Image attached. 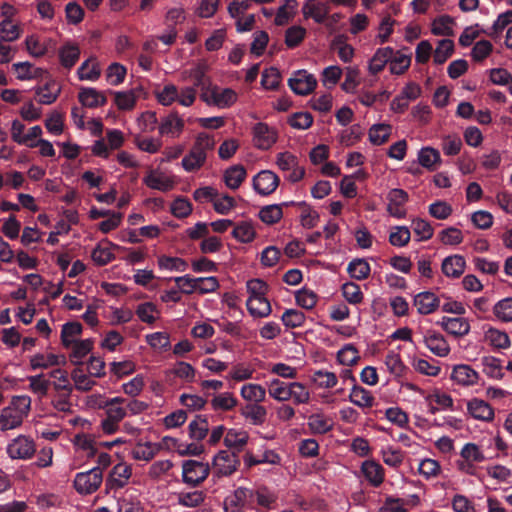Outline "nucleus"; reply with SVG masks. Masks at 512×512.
<instances>
[{"label": "nucleus", "mask_w": 512, "mask_h": 512, "mask_svg": "<svg viewBox=\"0 0 512 512\" xmlns=\"http://www.w3.org/2000/svg\"><path fill=\"white\" fill-rule=\"evenodd\" d=\"M241 415L253 425H261L266 419L267 410L262 405L250 403L243 407Z\"/></svg>", "instance_id": "nucleus-42"}, {"label": "nucleus", "mask_w": 512, "mask_h": 512, "mask_svg": "<svg viewBox=\"0 0 512 512\" xmlns=\"http://www.w3.org/2000/svg\"><path fill=\"white\" fill-rule=\"evenodd\" d=\"M497 320L503 323L512 322V297H506L497 301L492 309Z\"/></svg>", "instance_id": "nucleus-43"}, {"label": "nucleus", "mask_w": 512, "mask_h": 512, "mask_svg": "<svg viewBox=\"0 0 512 512\" xmlns=\"http://www.w3.org/2000/svg\"><path fill=\"white\" fill-rule=\"evenodd\" d=\"M179 89L174 84H166L156 92L157 101L163 106H170L176 102Z\"/></svg>", "instance_id": "nucleus-61"}, {"label": "nucleus", "mask_w": 512, "mask_h": 512, "mask_svg": "<svg viewBox=\"0 0 512 512\" xmlns=\"http://www.w3.org/2000/svg\"><path fill=\"white\" fill-rule=\"evenodd\" d=\"M66 363V357L55 353H36L29 357L31 370L49 369L62 366Z\"/></svg>", "instance_id": "nucleus-14"}, {"label": "nucleus", "mask_w": 512, "mask_h": 512, "mask_svg": "<svg viewBox=\"0 0 512 512\" xmlns=\"http://www.w3.org/2000/svg\"><path fill=\"white\" fill-rule=\"evenodd\" d=\"M411 63V58L399 51L393 50V56L389 59V68L392 74L400 75L408 69Z\"/></svg>", "instance_id": "nucleus-59"}, {"label": "nucleus", "mask_w": 512, "mask_h": 512, "mask_svg": "<svg viewBox=\"0 0 512 512\" xmlns=\"http://www.w3.org/2000/svg\"><path fill=\"white\" fill-rule=\"evenodd\" d=\"M484 340L494 349H507L511 345L509 335L494 327H488L484 331Z\"/></svg>", "instance_id": "nucleus-27"}, {"label": "nucleus", "mask_w": 512, "mask_h": 512, "mask_svg": "<svg viewBox=\"0 0 512 512\" xmlns=\"http://www.w3.org/2000/svg\"><path fill=\"white\" fill-rule=\"evenodd\" d=\"M116 512H143L136 490L128 489L116 498Z\"/></svg>", "instance_id": "nucleus-20"}, {"label": "nucleus", "mask_w": 512, "mask_h": 512, "mask_svg": "<svg viewBox=\"0 0 512 512\" xmlns=\"http://www.w3.org/2000/svg\"><path fill=\"white\" fill-rule=\"evenodd\" d=\"M80 80L96 81L101 74L99 64L92 59L84 61L77 70Z\"/></svg>", "instance_id": "nucleus-46"}, {"label": "nucleus", "mask_w": 512, "mask_h": 512, "mask_svg": "<svg viewBox=\"0 0 512 512\" xmlns=\"http://www.w3.org/2000/svg\"><path fill=\"white\" fill-rule=\"evenodd\" d=\"M425 346L435 355L445 357L450 352V347L444 337L438 333L428 332L424 336Z\"/></svg>", "instance_id": "nucleus-26"}, {"label": "nucleus", "mask_w": 512, "mask_h": 512, "mask_svg": "<svg viewBox=\"0 0 512 512\" xmlns=\"http://www.w3.org/2000/svg\"><path fill=\"white\" fill-rule=\"evenodd\" d=\"M70 378L73 381V390L75 389L79 392H88L96 385L94 377L85 372L82 365L75 367L71 371Z\"/></svg>", "instance_id": "nucleus-24"}, {"label": "nucleus", "mask_w": 512, "mask_h": 512, "mask_svg": "<svg viewBox=\"0 0 512 512\" xmlns=\"http://www.w3.org/2000/svg\"><path fill=\"white\" fill-rule=\"evenodd\" d=\"M465 264L461 255L448 256L442 262V271L447 277L457 278L464 272Z\"/></svg>", "instance_id": "nucleus-35"}, {"label": "nucleus", "mask_w": 512, "mask_h": 512, "mask_svg": "<svg viewBox=\"0 0 512 512\" xmlns=\"http://www.w3.org/2000/svg\"><path fill=\"white\" fill-rule=\"evenodd\" d=\"M103 474L99 467H94L86 472L77 473L74 479V487L80 494H91L101 485Z\"/></svg>", "instance_id": "nucleus-3"}, {"label": "nucleus", "mask_w": 512, "mask_h": 512, "mask_svg": "<svg viewBox=\"0 0 512 512\" xmlns=\"http://www.w3.org/2000/svg\"><path fill=\"white\" fill-rule=\"evenodd\" d=\"M441 160L438 150L431 147H424L418 152L419 164L428 170H434L435 164Z\"/></svg>", "instance_id": "nucleus-53"}, {"label": "nucleus", "mask_w": 512, "mask_h": 512, "mask_svg": "<svg viewBox=\"0 0 512 512\" xmlns=\"http://www.w3.org/2000/svg\"><path fill=\"white\" fill-rule=\"evenodd\" d=\"M157 451L158 448L151 442L138 443L131 450V456L135 460L150 461L151 459L154 458Z\"/></svg>", "instance_id": "nucleus-58"}, {"label": "nucleus", "mask_w": 512, "mask_h": 512, "mask_svg": "<svg viewBox=\"0 0 512 512\" xmlns=\"http://www.w3.org/2000/svg\"><path fill=\"white\" fill-rule=\"evenodd\" d=\"M289 387L290 382H284L278 378H272L267 382L269 396L278 402L289 401Z\"/></svg>", "instance_id": "nucleus-32"}, {"label": "nucleus", "mask_w": 512, "mask_h": 512, "mask_svg": "<svg viewBox=\"0 0 512 512\" xmlns=\"http://www.w3.org/2000/svg\"><path fill=\"white\" fill-rule=\"evenodd\" d=\"M158 129L162 136L177 138L184 129V120L177 112H171L161 119Z\"/></svg>", "instance_id": "nucleus-16"}, {"label": "nucleus", "mask_w": 512, "mask_h": 512, "mask_svg": "<svg viewBox=\"0 0 512 512\" xmlns=\"http://www.w3.org/2000/svg\"><path fill=\"white\" fill-rule=\"evenodd\" d=\"M59 60L62 66L65 68H71L75 65L80 57V49L79 47L71 42L65 43L59 49Z\"/></svg>", "instance_id": "nucleus-39"}, {"label": "nucleus", "mask_w": 512, "mask_h": 512, "mask_svg": "<svg viewBox=\"0 0 512 512\" xmlns=\"http://www.w3.org/2000/svg\"><path fill=\"white\" fill-rule=\"evenodd\" d=\"M132 476V467L126 463L115 465L106 480L109 489H121L126 486Z\"/></svg>", "instance_id": "nucleus-15"}, {"label": "nucleus", "mask_w": 512, "mask_h": 512, "mask_svg": "<svg viewBox=\"0 0 512 512\" xmlns=\"http://www.w3.org/2000/svg\"><path fill=\"white\" fill-rule=\"evenodd\" d=\"M59 92L60 89L55 83H47L43 87L36 89V95L39 103L45 105L52 104L57 99Z\"/></svg>", "instance_id": "nucleus-60"}, {"label": "nucleus", "mask_w": 512, "mask_h": 512, "mask_svg": "<svg viewBox=\"0 0 512 512\" xmlns=\"http://www.w3.org/2000/svg\"><path fill=\"white\" fill-rule=\"evenodd\" d=\"M252 134L253 144L260 150L270 149L278 138L276 129L264 122L256 123L252 128Z\"/></svg>", "instance_id": "nucleus-8"}, {"label": "nucleus", "mask_w": 512, "mask_h": 512, "mask_svg": "<svg viewBox=\"0 0 512 512\" xmlns=\"http://www.w3.org/2000/svg\"><path fill=\"white\" fill-rule=\"evenodd\" d=\"M253 497V490L245 487H238L232 493L225 497L223 502L224 511L243 512L244 508Z\"/></svg>", "instance_id": "nucleus-9"}, {"label": "nucleus", "mask_w": 512, "mask_h": 512, "mask_svg": "<svg viewBox=\"0 0 512 512\" xmlns=\"http://www.w3.org/2000/svg\"><path fill=\"white\" fill-rule=\"evenodd\" d=\"M143 183L154 190L167 192L174 186V181L160 170H150L143 178Z\"/></svg>", "instance_id": "nucleus-21"}, {"label": "nucleus", "mask_w": 512, "mask_h": 512, "mask_svg": "<svg viewBox=\"0 0 512 512\" xmlns=\"http://www.w3.org/2000/svg\"><path fill=\"white\" fill-rule=\"evenodd\" d=\"M248 441V432L241 428L228 429L224 436V445L235 454L243 451Z\"/></svg>", "instance_id": "nucleus-18"}, {"label": "nucleus", "mask_w": 512, "mask_h": 512, "mask_svg": "<svg viewBox=\"0 0 512 512\" xmlns=\"http://www.w3.org/2000/svg\"><path fill=\"white\" fill-rule=\"evenodd\" d=\"M413 302L418 313L422 315L431 314L440 306L439 298L430 291H424L416 294Z\"/></svg>", "instance_id": "nucleus-22"}, {"label": "nucleus", "mask_w": 512, "mask_h": 512, "mask_svg": "<svg viewBox=\"0 0 512 512\" xmlns=\"http://www.w3.org/2000/svg\"><path fill=\"white\" fill-rule=\"evenodd\" d=\"M206 158L204 153L192 147L189 154L182 159V167L187 172L195 171L205 163Z\"/></svg>", "instance_id": "nucleus-52"}, {"label": "nucleus", "mask_w": 512, "mask_h": 512, "mask_svg": "<svg viewBox=\"0 0 512 512\" xmlns=\"http://www.w3.org/2000/svg\"><path fill=\"white\" fill-rule=\"evenodd\" d=\"M172 373L185 382L192 383L195 381L196 370L190 363L184 361L176 362L172 368Z\"/></svg>", "instance_id": "nucleus-62"}, {"label": "nucleus", "mask_w": 512, "mask_h": 512, "mask_svg": "<svg viewBox=\"0 0 512 512\" xmlns=\"http://www.w3.org/2000/svg\"><path fill=\"white\" fill-rule=\"evenodd\" d=\"M349 401L359 408H371L374 405L375 398L367 389L354 385L349 394Z\"/></svg>", "instance_id": "nucleus-30"}, {"label": "nucleus", "mask_w": 512, "mask_h": 512, "mask_svg": "<svg viewBox=\"0 0 512 512\" xmlns=\"http://www.w3.org/2000/svg\"><path fill=\"white\" fill-rule=\"evenodd\" d=\"M460 458L473 463H482L486 460L484 452L472 442L466 443L460 450Z\"/></svg>", "instance_id": "nucleus-50"}, {"label": "nucleus", "mask_w": 512, "mask_h": 512, "mask_svg": "<svg viewBox=\"0 0 512 512\" xmlns=\"http://www.w3.org/2000/svg\"><path fill=\"white\" fill-rule=\"evenodd\" d=\"M482 370L487 377L500 380L504 377L502 363L494 356H484L481 359Z\"/></svg>", "instance_id": "nucleus-38"}, {"label": "nucleus", "mask_w": 512, "mask_h": 512, "mask_svg": "<svg viewBox=\"0 0 512 512\" xmlns=\"http://www.w3.org/2000/svg\"><path fill=\"white\" fill-rule=\"evenodd\" d=\"M247 309L254 318H265L271 314V304L266 297L248 298Z\"/></svg>", "instance_id": "nucleus-34"}, {"label": "nucleus", "mask_w": 512, "mask_h": 512, "mask_svg": "<svg viewBox=\"0 0 512 512\" xmlns=\"http://www.w3.org/2000/svg\"><path fill=\"white\" fill-rule=\"evenodd\" d=\"M176 498L179 505L187 508H196L200 506L205 500L203 492L198 490L191 492H180L177 494Z\"/></svg>", "instance_id": "nucleus-51"}, {"label": "nucleus", "mask_w": 512, "mask_h": 512, "mask_svg": "<svg viewBox=\"0 0 512 512\" xmlns=\"http://www.w3.org/2000/svg\"><path fill=\"white\" fill-rule=\"evenodd\" d=\"M288 85L295 94L307 95L315 89L317 80L306 70H298L288 80Z\"/></svg>", "instance_id": "nucleus-10"}, {"label": "nucleus", "mask_w": 512, "mask_h": 512, "mask_svg": "<svg viewBox=\"0 0 512 512\" xmlns=\"http://www.w3.org/2000/svg\"><path fill=\"white\" fill-rule=\"evenodd\" d=\"M308 426L314 434H325L333 427V422L323 414L315 413L309 416Z\"/></svg>", "instance_id": "nucleus-45"}, {"label": "nucleus", "mask_w": 512, "mask_h": 512, "mask_svg": "<svg viewBox=\"0 0 512 512\" xmlns=\"http://www.w3.org/2000/svg\"><path fill=\"white\" fill-rule=\"evenodd\" d=\"M385 365L388 371L396 377L403 376L406 370L400 354L395 351H389L386 354Z\"/></svg>", "instance_id": "nucleus-57"}, {"label": "nucleus", "mask_w": 512, "mask_h": 512, "mask_svg": "<svg viewBox=\"0 0 512 512\" xmlns=\"http://www.w3.org/2000/svg\"><path fill=\"white\" fill-rule=\"evenodd\" d=\"M311 395L307 387L301 382H290L289 387V400H292L294 404H308Z\"/></svg>", "instance_id": "nucleus-47"}, {"label": "nucleus", "mask_w": 512, "mask_h": 512, "mask_svg": "<svg viewBox=\"0 0 512 512\" xmlns=\"http://www.w3.org/2000/svg\"><path fill=\"white\" fill-rule=\"evenodd\" d=\"M282 205L272 204L263 207L259 211V218L266 224H274L282 218Z\"/></svg>", "instance_id": "nucleus-64"}, {"label": "nucleus", "mask_w": 512, "mask_h": 512, "mask_svg": "<svg viewBox=\"0 0 512 512\" xmlns=\"http://www.w3.org/2000/svg\"><path fill=\"white\" fill-rule=\"evenodd\" d=\"M298 3L296 0H285V3L280 6L276 12L274 22L276 25H284L288 23L295 14Z\"/></svg>", "instance_id": "nucleus-56"}, {"label": "nucleus", "mask_w": 512, "mask_h": 512, "mask_svg": "<svg viewBox=\"0 0 512 512\" xmlns=\"http://www.w3.org/2000/svg\"><path fill=\"white\" fill-rule=\"evenodd\" d=\"M393 56V49L391 47L379 48L374 53L373 57L369 60L368 71L370 74L376 75L383 70L389 59Z\"/></svg>", "instance_id": "nucleus-28"}, {"label": "nucleus", "mask_w": 512, "mask_h": 512, "mask_svg": "<svg viewBox=\"0 0 512 512\" xmlns=\"http://www.w3.org/2000/svg\"><path fill=\"white\" fill-rule=\"evenodd\" d=\"M214 411H230L237 405V399L230 392L215 394L211 400Z\"/></svg>", "instance_id": "nucleus-44"}, {"label": "nucleus", "mask_w": 512, "mask_h": 512, "mask_svg": "<svg viewBox=\"0 0 512 512\" xmlns=\"http://www.w3.org/2000/svg\"><path fill=\"white\" fill-rule=\"evenodd\" d=\"M467 411L472 418L484 422L492 421L495 416L493 408L479 398H472L467 402Z\"/></svg>", "instance_id": "nucleus-19"}, {"label": "nucleus", "mask_w": 512, "mask_h": 512, "mask_svg": "<svg viewBox=\"0 0 512 512\" xmlns=\"http://www.w3.org/2000/svg\"><path fill=\"white\" fill-rule=\"evenodd\" d=\"M209 465L196 460H187L182 465L183 482L190 486H197L209 475Z\"/></svg>", "instance_id": "nucleus-4"}, {"label": "nucleus", "mask_w": 512, "mask_h": 512, "mask_svg": "<svg viewBox=\"0 0 512 512\" xmlns=\"http://www.w3.org/2000/svg\"><path fill=\"white\" fill-rule=\"evenodd\" d=\"M408 199V193L403 189H391L387 194V212L389 215L397 219L404 218L406 216L404 205Z\"/></svg>", "instance_id": "nucleus-11"}, {"label": "nucleus", "mask_w": 512, "mask_h": 512, "mask_svg": "<svg viewBox=\"0 0 512 512\" xmlns=\"http://www.w3.org/2000/svg\"><path fill=\"white\" fill-rule=\"evenodd\" d=\"M78 99L83 106L88 108H97L105 105L107 102L105 95L92 87L81 88Z\"/></svg>", "instance_id": "nucleus-25"}, {"label": "nucleus", "mask_w": 512, "mask_h": 512, "mask_svg": "<svg viewBox=\"0 0 512 512\" xmlns=\"http://www.w3.org/2000/svg\"><path fill=\"white\" fill-rule=\"evenodd\" d=\"M454 43L450 39H442L434 51L433 60L436 64H443L453 53Z\"/></svg>", "instance_id": "nucleus-63"}, {"label": "nucleus", "mask_w": 512, "mask_h": 512, "mask_svg": "<svg viewBox=\"0 0 512 512\" xmlns=\"http://www.w3.org/2000/svg\"><path fill=\"white\" fill-rule=\"evenodd\" d=\"M49 376L53 379V388L57 392H63L69 396L73 392V385L70 382L67 371L61 368H55L49 372Z\"/></svg>", "instance_id": "nucleus-33"}, {"label": "nucleus", "mask_w": 512, "mask_h": 512, "mask_svg": "<svg viewBox=\"0 0 512 512\" xmlns=\"http://www.w3.org/2000/svg\"><path fill=\"white\" fill-rule=\"evenodd\" d=\"M278 185L279 177L270 170H262L253 178V188L262 196L273 193Z\"/></svg>", "instance_id": "nucleus-13"}, {"label": "nucleus", "mask_w": 512, "mask_h": 512, "mask_svg": "<svg viewBox=\"0 0 512 512\" xmlns=\"http://www.w3.org/2000/svg\"><path fill=\"white\" fill-rule=\"evenodd\" d=\"M6 450L11 459L27 460L34 455L36 447L31 438L19 435L9 442Z\"/></svg>", "instance_id": "nucleus-7"}, {"label": "nucleus", "mask_w": 512, "mask_h": 512, "mask_svg": "<svg viewBox=\"0 0 512 512\" xmlns=\"http://www.w3.org/2000/svg\"><path fill=\"white\" fill-rule=\"evenodd\" d=\"M440 324L447 333L456 337L465 336L470 331V323L463 317H443Z\"/></svg>", "instance_id": "nucleus-23"}, {"label": "nucleus", "mask_w": 512, "mask_h": 512, "mask_svg": "<svg viewBox=\"0 0 512 512\" xmlns=\"http://www.w3.org/2000/svg\"><path fill=\"white\" fill-rule=\"evenodd\" d=\"M232 235L242 243H249L255 238L256 231L250 221H242L235 225Z\"/></svg>", "instance_id": "nucleus-48"}, {"label": "nucleus", "mask_w": 512, "mask_h": 512, "mask_svg": "<svg viewBox=\"0 0 512 512\" xmlns=\"http://www.w3.org/2000/svg\"><path fill=\"white\" fill-rule=\"evenodd\" d=\"M201 100L208 106L226 109L236 103L238 94L231 88H221L216 85L203 86Z\"/></svg>", "instance_id": "nucleus-2"}, {"label": "nucleus", "mask_w": 512, "mask_h": 512, "mask_svg": "<svg viewBox=\"0 0 512 512\" xmlns=\"http://www.w3.org/2000/svg\"><path fill=\"white\" fill-rule=\"evenodd\" d=\"M267 390L256 383H247L242 385L240 389L241 397L249 402L261 403L266 399Z\"/></svg>", "instance_id": "nucleus-37"}, {"label": "nucleus", "mask_w": 512, "mask_h": 512, "mask_svg": "<svg viewBox=\"0 0 512 512\" xmlns=\"http://www.w3.org/2000/svg\"><path fill=\"white\" fill-rule=\"evenodd\" d=\"M370 265L365 259H353L347 267L350 276L356 280H364L370 274Z\"/></svg>", "instance_id": "nucleus-54"}, {"label": "nucleus", "mask_w": 512, "mask_h": 512, "mask_svg": "<svg viewBox=\"0 0 512 512\" xmlns=\"http://www.w3.org/2000/svg\"><path fill=\"white\" fill-rule=\"evenodd\" d=\"M246 175H247V173L243 166L234 165V166L228 168L224 173L223 178H224L225 185L232 190H236L240 187L242 182L245 180Z\"/></svg>", "instance_id": "nucleus-40"}, {"label": "nucleus", "mask_w": 512, "mask_h": 512, "mask_svg": "<svg viewBox=\"0 0 512 512\" xmlns=\"http://www.w3.org/2000/svg\"><path fill=\"white\" fill-rule=\"evenodd\" d=\"M239 465L240 460L238 455L227 450H221L213 457L214 473L218 477L232 475Z\"/></svg>", "instance_id": "nucleus-6"}, {"label": "nucleus", "mask_w": 512, "mask_h": 512, "mask_svg": "<svg viewBox=\"0 0 512 512\" xmlns=\"http://www.w3.org/2000/svg\"><path fill=\"white\" fill-rule=\"evenodd\" d=\"M31 409L28 395L13 396L10 404L0 411V430L7 431L19 427Z\"/></svg>", "instance_id": "nucleus-1"}, {"label": "nucleus", "mask_w": 512, "mask_h": 512, "mask_svg": "<svg viewBox=\"0 0 512 512\" xmlns=\"http://www.w3.org/2000/svg\"><path fill=\"white\" fill-rule=\"evenodd\" d=\"M82 333V325L79 322H67L62 326L61 342L65 348H70L73 343L78 341Z\"/></svg>", "instance_id": "nucleus-41"}, {"label": "nucleus", "mask_w": 512, "mask_h": 512, "mask_svg": "<svg viewBox=\"0 0 512 512\" xmlns=\"http://www.w3.org/2000/svg\"><path fill=\"white\" fill-rule=\"evenodd\" d=\"M380 455L383 462L392 468H398L404 460V454L401 450L396 449L392 446L382 447Z\"/></svg>", "instance_id": "nucleus-55"}, {"label": "nucleus", "mask_w": 512, "mask_h": 512, "mask_svg": "<svg viewBox=\"0 0 512 512\" xmlns=\"http://www.w3.org/2000/svg\"><path fill=\"white\" fill-rule=\"evenodd\" d=\"M276 164L280 170L288 173L287 179L291 182H298L305 175V169L299 164L298 157L290 152L278 153Z\"/></svg>", "instance_id": "nucleus-5"}, {"label": "nucleus", "mask_w": 512, "mask_h": 512, "mask_svg": "<svg viewBox=\"0 0 512 512\" xmlns=\"http://www.w3.org/2000/svg\"><path fill=\"white\" fill-rule=\"evenodd\" d=\"M104 410L107 418H110L112 421L121 422L127 416L125 398L113 397L108 399Z\"/></svg>", "instance_id": "nucleus-31"}, {"label": "nucleus", "mask_w": 512, "mask_h": 512, "mask_svg": "<svg viewBox=\"0 0 512 512\" xmlns=\"http://www.w3.org/2000/svg\"><path fill=\"white\" fill-rule=\"evenodd\" d=\"M93 344L94 342L90 338L78 340L75 343H73L72 346L69 348L71 349V362L76 366L82 365L84 357H86L93 349Z\"/></svg>", "instance_id": "nucleus-36"}, {"label": "nucleus", "mask_w": 512, "mask_h": 512, "mask_svg": "<svg viewBox=\"0 0 512 512\" xmlns=\"http://www.w3.org/2000/svg\"><path fill=\"white\" fill-rule=\"evenodd\" d=\"M305 18H312L316 23H323L328 15L327 7L315 0H306L302 7Z\"/></svg>", "instance_id": "nucleus-29"}, {"label": "nucleus", "mask_w": 512, "mask_h": 512, "mask_svg": "<svg viewBox=\"0 0 512 512\" xmlns=\"http://www.w3.org/2000/svg\"><path fill=\"white\" fill-rule=\"evenodd\" d=\"M451 380L459 386L471 387L478 385L480 375L470 365L458 364L452 369Z\"/></svg>", "instance_id": "nucleus-12"}, {"label": "nucleus", "mask_w": 512, "mask_h": 512, "mask_svg": "<svg viewBox=\"0 0 512 512\" xmlns=\"http://www.w3.org/2000/svg\"><path fill=\"white\" fill-rule=\"evenodd\" d=\"M392 127L389 124H374L369 129V140L373 145H382L391 134Z\"/></svg>", "instance_id": "nucleus-49"}, {"label": "nucleus", "mask_w": 512, "mask_h": 512, "mask_svg": "<svg viewBox=\"0 0 512 512\" xmlns=\"http://www.w3.org/2000/svg\"><path fill=\"white\" fill-rule=\"evenodd\" d=\"M361 473L372 487H379L385 479V470L382 465L373 459L365 460L361 465Z\"/></svg>", "instance_id": "nucleus-17"}]
</instances>
